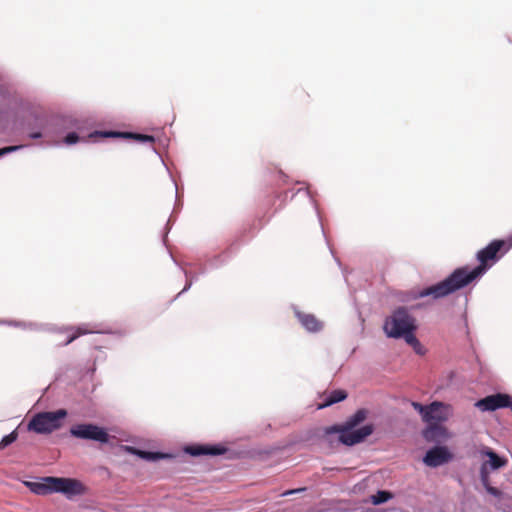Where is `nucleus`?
I'll list each match as a JSON object with an SVG mask.
<instances>
[{
    "label": "nucleus",
    "instance_id": "nucleus-11",
    "mask_svg": "<svg viewBox=\"0 0 512 512\" xmlns=\"http://www.w3.org/2000/svg\"><path fill=\"white\" fill-rule=\"evenodd\" d=\"M184 451L191 456H218L224 454L227 449L226 447L218 444V445H210V444H192L185 447Z\"/></svg>",
    "mask_w": 512,
    "mask_h": 512
},
{
    "label": "nucleus",
    "instance_id": "nucleus-18",
    "mask_svg": "<svg viewBox=\"0 0 512 512\" xmlns=\"http://www.w3.org/2000/svg\"><path fill=\"white\" fill-rule=\"evenodd\" d=\"M392 498V494L388 491H378L375 495H372L371 501L374 505L385 503Z\"/></svg>",
    "mask_w": 512,
    "mask_h": 512
},
{
    "label": "nucleus",
    "instance_id": "nucleus-17",
    "mask_svg": "<svg viewBox=\"0 0 512 512\" xmlns=\"http://www.w3.org/2000/svg\"><path fill=\"white\" fill-rule=\"evenodd\" d=\"M367 417V411L364 409H360L356 411L352 416H350L346 422L342 425L348 428H355L361 422H363Z\"/></svg>",
    "mask_w": 512,
    "mask_h": 512
},
{
    "label": "nucleus",
    "instance_id": "nucleus-4",
    "mask_svg": "<svg viewBox=\"0 0 512 512\" xmlns=\"http://www.w3.org/2000/svg\"><path fill=\"white\" fill-rule=\"evenodd\" d=\"M66 416L67 411L65 409L36 413L29 421L27 429L38 434H50L62 427V422Z\"/></svg>",
    "mask_w": 512,
    "mask_h": 512
},
{
    "label": "nucleus",
    "instance_id": "nucleus-15",
    "mask_svg": "<svg viewBox=\"0 0 512 512\" xmlns=\"http://www.w3.org/2000/svg\"><path fill=\"white\" fill-rule=\"evenodd\" d=\"M347 398V393L344 390H334L332 391L324 400L323 403L318 404V409H323L328 406H331L335 403L343 401Z\"/></svg>",
    "mask_w": 512,
    "mask_h": 512
},
{
    "label": "nucleus",
    "instance_id": "nucleus-23",
    "mask_svg": "<svg viewBox=\"0 0 512 512\" xmlns=\"http://www.w3.org/2000/svg\"><path fill=\"white\" fill-rule=\"evenodd\" d=\"M79 141V136L75 132H71L67 134V136L64 139V142L68 145L75 144Z\"/></svg>",
    "mask_w": 512,
    "mask_h": 512
},
{
    "label": "nucleus",
    "instance_id": "nucleus-7",
    "mask_svg": "<svg viewBox=\"0 0 512 512\" xmlns=\"http://www.w3.org/2000/svg\"><path fill=\"white\" fill-rule=\"evenodd\" d=\"M482 455L489 458L487 461L482 463L480 468L481 482L483 485H487L490 470H497L505 467L508 461L507 459L500 457L497 453L489 448L483 450Z\"/></svg>",
    "mask_w": 512,
    "mask_h": 512
},
{
    "label": "nucleus",
    "instance_id": "nucleus-24",
    "mask_svg": "<svg viewBox=\"0 0 512 512\" xmlns=\"http://www.w3.org/2000/svg\"><path fill=\"white\" fill-rule=\"evenodd\" d=\"M486 490L488 491V493L494 495V496H498L499 495V490L495 487H492L489 485V481L487 482V485H484Z\"/></svg>",
    "mask_w": 512,
    "mask_h": 512
},
{
    "label": "nucleus",
    "instance_id": "nucleus-19",
    "mask_svg": "<svg viewBox=\"0 0 512 512\" xmlns=\"http://www.w3.org/2000/svg\"><path fill=\"white\" fill-rule=\"evenodd\" d=\"M71 330H73V333L67 338V340L64 342V345H68V344L72 343L74 340H76L78 337H80L82 335L91 333L90 330L85 329L83 327L71 328Z\"/></svg>",
    "mask_w": 512,
    "mask_h": 512
},
{
    "label": "nucleus",
    "instance_id": "nucleus-14",
    "mask_svg": "<svg viewBox=\"0 0 512 512\" xmlns=\"http://www.w3.org/2000/svg\"><path fill=\"white\" fill-rule=\"evenodd\" d=\"M300 323L310 332H318L322 328V323L312 314L301 312L296 313Z\"/></svg>",
    "mask_w": 512,
    "mask_h": 512
},
{
    "label": "nucleus",
    "instance_id": "nucleus-13",
    "mask_svg": "<svg viewBox=\"0 0 512 512\" xmlns=\"http://www.w3.org/2000/svg\"><path fill=\"white\" fill-rule=\"evenodd\" d=\"M422 435L427 442L435 443H441L449 437L447 428L437 423L427 424Z\"/></svg>",
    "mask_w": 512,
    "mask_h": 512
},
{
    "label": "nucleus",
    "instance_id": "nucleus-16",
    "mask_svg": "<svg viewBox=\"0 0 512 512\" xmlns=\"http://www.w3.org/2000/svg\"><path fill=\"white\" fill-rule=\"evenodd\" d=\"M125 449L129 451L132 454H135L139 456L142 459L149 460V461H155L158 459H162L167 457V455L160 453V452H148L143 450H138L134 447L126 446Z\"/></svg>",
    "mask_w": 512,
    "mask_h": 512
},
{
    "label": "nucleus",
    "instance_id": "nucleus-8",
    "mask_svg": "<svg viewBox=\"0 0 512 512\" xmlns=\"http://www.w3.org/2000/svg\"><path fill=\"white\" fill-rule=\"evenodd\" d=\"M451 415V406L443 402L434 401L428 405L423 422L427 424L446 422Z\"/></svg>",
    "mask_w": 512,
    "mask_h": 512
},
{
    "label": "nucleus",
    "instance_id": "nucleus-21",
    "mask_svg": "<svg viewBox=\"0 0 512 512\" xmlns=\"http://www.w3.org/2000/svg\"><path fill=\"white\" fill-rule=\"evenodd\" d=\"M411 405L421 415L422 420H423L424 417H425V413H426V411L428 409V405H423V404H421L419 402H416V401H412Z\"/></svg>",
    "mask_w": 512,
    "mask_h": 512
},
{
    "label": "nucleus",
    "instance_id": "nucleus-10",
    "mask_svg": "<svg viewBox=\"0 0 512 512\" xmlns=\"http://www.w3.org/2000/svg\"><path fill=\"white\" fill-rule=\"evenodd\" d=\"M452 459V454L445 446H436L427 451L423 462L429 467H438L448 463Z\"/></svg>",
    "mask_w": 512,
    "mask_h": 512
},
{
    "label": "nucleus",
    "instance_id": "nucleus-1",
    "mask_svg": "<svg viewBox=\"0 0 512 512\" xmlns=\"http://www.w3.org/2000/svg\"><path fill=\"white\" fill-rule=\"evenodd\" d=\"M512 247V235L508 239H497L490 242L477 253L479 265L470 269L467 266L455 269L444 280L422 289L418 297L431 296L433 299L444 298L462 288L467 287L481 277L486 270L498 261Z\"/></svg>",
    "mask_w": 512,
    "mask_h": 512
},
{
    "label": "nucleus",
    "instance_id": "nucleus-3",
    "mask_svg": "<svg viewBox=\"0 0 512 512\" xmlns=\"http://www.w3.org/2000/svg\"><path fill=\"white\" fill-rule=\"evenodd\" d=\"M24 485L31 492L37 495H48L51 493H63L66 497L79 496L86 493L85 485L74 478L47 476L40 481H25Z\"/></svg>",
    "mask_w": 512,
    "mask_h": 512
},
{
    "label": "nucleus",
    "instance_id": "nucleus-22",
    "mask_svg": "<svg viewBox=\"0 0 512 512\" xmlns=\"http://www.w3.org/2000/svg\"><path fill=\"white\" fill-rule=\"evenodd\" d=\"M23 145L7 146L0 148V157L23 148Z\"/></svg>",
    "mask_w": 512,
    "mask_h": 512
},
{
    "label": "nucleus",
    "instance_id": "nucleus-6",
    "mask_svg": "<svg viewBox=\"0 0 512 512\" xmlns=\"http://www.w3.org/2000/svg\"><path fill=\"white\" fill-rule=\"evenodd\" d=\"M70 434L78 439L93 440L100 443L109 441L107 431L95 424H77L71 427Z\"/></svg>",
    "mask_w": 512,
    "mask_h": 512
},
{
    "label": "nucleus",
    "instance_id": "nucleus-12",
    "mask_svg": "<svg viewBox=\"0 0 512 512\" xmlns=\"http://www.w3.org/2000/svg\"><path fill=\"white\" fill-rule=\"evenodd\" d=\"M90 137H114V138H126V139H134L139 142L144 143H154L155 139L151 135L140 134V133H130V132H116V131H107V132H99L95 131L90 134Z\"/></svg>",
    "mask_w": 512,
    "mask_h": 512
},
{
    "label": "nucleus",
    "instance_id": "nucleus-5",
    "mask_svg": "<svg viewBox=\"0 0 512 512\" xmlns=\"http://www.w3.org/2000/svg\"><path fill=\"white\" fill-rule=\"evenodd\" d=\"M327 435L338 433L339 442L352 446L364 441L368 436L373 433V425L368 424L359 429L348 428L341 425H333L325 429Z\"/></svg>",
    "mask_w": 512,
    "mask_h": 512
},
{
    "label": "nucleus",
    "instance_id": "nucleus-20",
    "mask_svg": "<svg viewBox=\"0 0 512 512\" xmlns=\"http://www.w3.org/2000/svg\"><path fill=\"white\" fill-rule=\"evenodd\" d=\"M18 433L16 430L12 431L10 434L4 436L2 440L0 441V450L4 449L5 447L9 446L13 442L17 440Z\"/></svg>",
    "mask_w": 512,
    "mask_h": 512
},
{
    "label": "nucleus",
    "instance_id": "nucleus-9",
    "mask_svg": "<svg viewBox=\"0 0 512 512\" xmlns=\"http://www.w3.org/2000/svg\"><path fill=\"white\" fill-rule=\"evenodd\" d=\"M508 405H511V396L504 393L486 396L475 403V406L481 411H495L506 408Z\"/></svg>",
    "mask_w": 512,
    "mask_h": 512
},
{
    "label": "nucleus",
    "instance_id": "nucleus-2",
    "mask_svg": "<svg viewBox=\"0 0 512 512\" xmlns=\"http://www.w3.org/2000/svg\"><path fill=\"white\" fill-rule=\"evenodd\" d=\"M416 328L415 318L405 307H399L394 310L393 313L385 319L383 325V330L387 337L394 339L403 338L416 352H419L421 345L415 336Z\"/></svg>",
    "mask_w": 512,
    "mask_h": 512
},
{
    "label": "nucleus",
    "instance_id": "nucleus-26",
    "mask_svg": "<svg viewBox=\"0 0 512 512\" xmlns=\"http://www.w3.org/2000/svg\"><path fill=\"white\" fill-rule=\"evenodd\" d=\"M508 408L512 410V398H511V405H508Z\"/></svg>",
    "mask_w": 512,
    "mask_h": 512
},
{
    "label": "nucleus",
    "instance_id": "nucleus-25",
    "mask_svg": "<svg viewBox=\"0 0 512 512\" xmlns=\"http://www.w3.org/2000/svg\"><path fill=\"white\" fill-rule=\"evenodd\" d=\"M28 137L31 139H38L42 137V133L40 131H31L28 132Z\"/></svg>",
    "mask_w": 512,
    "mask_h": 512
}]
</instances>
